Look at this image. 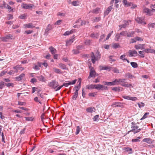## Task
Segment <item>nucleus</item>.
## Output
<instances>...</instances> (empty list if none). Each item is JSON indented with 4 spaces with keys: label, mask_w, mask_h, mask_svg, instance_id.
I'll use <instances>...</instances> for the list:
<instances>
[{
    "label": "nucleus",
    "mask_w": 155,
    "mask_h": 155,
    "mask_svg": "<svg viewBox=\"0 0 155 155\" xmlns=\"http://www.w3.org/2000/svg\"><path fill=\"white\" fill-rule=\"evenodd\" d=\"M122 97L127 100H132L133 101H136L137 100V97H131L127 95H123L122 96Z\"/></svg>",
    "instance_id": "obj_5"
},
{
    "label": "nucleus",
    "mask_w": 155,
    "mask_h": 155,
    "mask_svg": "<svg viewBox=\"0 0 155 155\" xmlns=\"http://www.w3.org/2000/svg\"><path fill=\"white\" fill-rule=\"evenodd\" d=\"M96 95L97 93L96 92L90 93L88 94L89 96L92 97H94Z\"/></svg>",
    "instance_id": "obj_55"
},
{
    "label": "nucleus",
    "mask_w": 155,
    "mask_h": 155,
    "mask_svg": "<svg viewBox=\"0 0 155 155\" xmlns=\"http://www.w3.org/2000/svg\"><path fill=\"white\" fill-rule=\"evenodd\" d=\"M127 33V31H122L120 33V35H122L124 36H126Z\"/></svg>",
    "instance_id": "obj_56"
},
{
    "label": "nucleus",
    "mask_w": 155,
    "mask_h": 155,
    "mask_svg": "<svg viewBox=\"0 0 155 155\" xmlns=\"http://www.w3.org/2000/svg\"><path fill=\"white\" fill-rule=\"evenodd\" d=\"M136 21L139 24L143 25L146 24V23L144 21V19L141 17H137L135 19Z\"/></svg>",
    "instance_id": "obj_4"
},
{
    "label": "nucleus",
    "mask_w": 155,
    "mask_h": 155,
    "mask_svg": "<svg viewBox=\"0 0 155 155\" xmlns=\"http://www.w3.org/2000/svg\"><path fill=\"white\" fill-rule=\"evenodd\" d=\"M97 55V56H95L94 53H92V54L91 55V61L92 63L93 64H94L95 63L96 61L98 60V59L100 58V56L99 53H98Z\"/></svg>",
    "instance_id": "obj_3"
},
{
    "label": "nucleus",
    "mask_w": 155,
    "mask_h": 155,
    "mask_svg": "<svg viewBox=\"0 0 155 155\" xmlns=\"http://www.w3.org/2000/svg\"><path fill=\"white\" fill-rule=\"evenodd\" d=\"M6 37V38L7 39L10 40V39H13L12 37V35L11 34H8L6 35L5 36Z\"/></svg>",
    "instance_id": "obj_40"
},
{
    "label": "nucleus",
    "mask_w": 155,
    "mask_h": 155,
    "mask_svg": "<svg viewBox=\"0 0 155 155\" xmlns=\"http://www.w3.org/2000/svg\"><path fill=\"white\" fill-rule=\"evenodd\" d=\"M81 82H80L78 84L77 86L76 87H75V88H76V90H79V89H80L81 87Z\"/></svg>",
    "instance_id": "obj_63"
},
{
    "label": "nucleus",
    "mask_w": 155,
    "mask_h": 155,
    "mask_svg": "<svg viewBox=\"0 0 155 155\" xmlns=\"http://www.w3.org/2000/svg\"><path fill=\"white\" fill-rule=\"evenodd\" d=\"M85 44L87 45H89L91 43V40H86L85 41Z\"/></svg>",
    "instance_id": "obj_53"
},
{
    "label": "nucleus",
    "mask_w": 155,
    "mask_h": 155,
    "mask_svg": "<svg viewBox=\"0 0 155 155\" xmlns=\"http://www.w3.org/2000/svg\"><path fill=\"white\" fill-rule=\"evenodd\" d=\"M113 5L109 6L104 11V16L107 15L111 11V10L113 9Z\"/></svg>",
    "instance_id": "obj_7"
},
{
    "label": "nucleus",
    "mask_w": 155,
    "mask_h": 155,
    "mask_svg": "<svg viewBox=\"0 0 155 155\" xmlns=\"http://www.w3.org/2000/svg\"><path fill=\"white\" fill-rule=\"evenodd\" d=\"M99 115H96L94 116L93 118L94 121H96L99 120Z\"/></svg>",
    "instance_id": "obj_30"
},
{
    "label": "nucleus",
    "mask_w": 155,
    "mask_h": 155,
    "mask_svg": "<svg viewBox=\"0 0 155 155\" xmlns=\"http://www.w3.org/2000/svg\"><path fill=\"white\" fill-rule=\"evenodd\" d=\"M149 112L146 113L144 114V115H143V116L140 119V120H142L145 119V118H146L147 117V115H149Z\"/></svg>",
    "instance_id": "obj_48"
},
{
    "label": "nucleus",
    "mask_w": 155,
    "mask_h": 155,
    "mask_svg": "<svg viewBox=\"0 0 155 155\" xmlns=\"http://www.w3.org/2000/svg\"><path fill=\"white\" fill-rule=\"evenodd\" d=\"M100 10V8H96L94 9L92 11V12L93 13L97 14L99 13V11Z\"/></svg>",
    "instance_id": "obj_24"
},
{
    "label": "nucleus",
    "mask_w": 155,
    "mask_h": 155,
    "mask_svg": "<svg viewBox=\"0 0 155 155\" xmlns=\"http://www.w3.org/2000/svg\"><path fill=\"white\" fill-rule=\"evenodd\" d=\"M104 84L105 85L107 86H113L112 82H104Z\"/></svg>",
    "instance_id": "obj_50"
},
{
    "label": "nucleus",
    "mask_w": 155,
    "mask_h": 155,
    "mask_svg": "<svg viewBox=\"0 0 155 155\" xmlns=\"http://www.w3.org/2000/svg\"><path fill=\"white\" fill-rule=\"evenodd\" d=\"M21 67V66L19 65H17L16 66H15L13 67L14 69L15 70L16 73L18 72V70Z\"/></svg>",
    "instance_id": "obj_42"
},
{
    "label": "nucleus",
    "mask_w": 155,
    "mask_h": 155,
    "mask_svg": "<svg viewBox=\"0 0 155 155\" xmlns=\"http://www.w3.org/2000/svg\"><path fill=\"white\" fill-rule=\"evenodd\" d=\"M130 64L134 68H136L138 67V64L136 62H131Z\"/></svg>",
    "instance_id": "obj_29"
},
{
    "label": "nucleus",
    "mask_w": 155,
    "mask_h": 155,
    "mask_svg": "<svg viewBox=\"0 0 155 155\" xmlns=\"http://www.w3.org/2000/svg\"><path fill=\"white\" fill-rule=\"evenodd\" d=\"M26 16L25 14H23L19 16V18L21 19H24Z\"/></svg>",
    "instance_id": "obj_64"
},
{
    "label": "nucleus",
    "mask_w": 155,
    "mask_h": 155,
    "mask_svg": "<svg viewBox=\"0 0 155 155\" xmlns=\"http://www.w3.org/2000/svg\"><path fill=\"white\" fill-rule=\"evenodd\" d=\"M153 51L154 50L153 49H146L144 50V51L147 53L149 52L152 53Z\"/></svg>",
    "instance_id": "obj_45"
},
{
    "label": "nucleus",
    "mask_w": 155,
    "mask_h": 155,
    "mask_svg": "<svg viewBox=\"0 0 155 155\" xmlns=\"http://www.w3.org/2000/svg\"><path fill=\"white\" fill-rule=\"evenodd\" d=\"M79 3V2L78 0L73 1L71 3L72 5L74 6L78 5Z\"/></svg>",
    "instance_id": "obj_32"
},
{
    "label": "nucleus",
    "mask_w": 155,
    "mask_h": 155,
    "mask_svg": "<svg viewBox=\"0 0 155 155\" xmlns=\"http://www.w3.org/2000/svg\"><path fill=\"white\" fill-rule=\"evenodd\" d=\"M128 25V22L127 21H126L124 24L120 25L119 27H120V29H121V28H125Z\"/></svg>",
    "instance_id": "obj_26"
},
{
    "label": "nucleus",
    "mask_w": 155,
    "mask_h": 155,
    "mask_svg": "<svg viewBox=\"0 0 155 155\" xmlns=\"http://www.w3.org/2000/svg\"><path fill=\"white\" fill-rule=\"evenodd\" d=\"M135 32L134 31H131L127 32V37H132L133 36V35L134 34Z\"/></svg>",
    "instance_id": "obj_22"
},
{
    "label": "nucleus",
    "mask_w": 155,
    "mask_h": 155,
    "mask_svg": "<svg viewBox=\"0 0 155 155\" xmlns=\"http://www.w3.org/2000/svg\"><path fill=\"white\" fill-rule=\"evenodd\" d=\"M129 56L130 57H135L136 55H134V54H137V52L135 50L132 51L130 50L129 51Z\"/></svg>",
    "instance_id": "obj_12"
},
{
    "label": "nucleus",
    "mask_w": 155,
    "mask_h": 155,
    "mask_svg": "<svg viewBox=\"0 0 155 155\" xmlns=\"http://www.w3.org/2000/svg\"><path fill=\"white\" fill-rule=\"evenodd\" d=\"M49 49L51 53L52 54H54L56 52V50L52 46L49 47Z\"/></svg>",
    "instance_id": "obj_19"
},
{
    "label": "nucleus",
    "mask_w": 155,
    "mask_h": 155,
    "mask_svg": "<svg viewBox=\"0 0 155 155\" xmlns=\"http://www.w3.org/2000/svg\"><path fill=\"white\" fill-rule=\"evenodd\" d=\"M26 120L28 121H32L33 120V118L32 117H25Z\"/></svg>",
    "instance_id": "obj_47"
},
{
    "label": "nucleus",
    "mask_w": 155,
    "mask_h": 155,
    "mask_svg": "<svg viewBox=\"0 0 155 155\" xmlns=\"http://www.w3.org/2000/svg\"><path fill=\"white\" fill-rule=\"evenodd\" d=\"M86 87L88 89H93L95 88V84H91L87 85Z\"/></svg>",
    "instance_id": "obj_27"
},
{
    "label": "nucleus",
    "mask_w": 155,
    "mask_h": 155,
    "mask_svg": "<svg viewBox=\"0 0 155 155\" xmlns=\"http://www.w3.org/2000/svg\"><path fill=\"white\" fill-rule=\"evenodd\" d=\"M121 103L120 102H116L114 104V105H115V107H121Z\"/></svg>",
    "instance_id": "obj_46"
},
{
    "label": "nucleus",
    "mask_w": 155,
    "mask_h": 155,
    "mask_svg": "<svg viewBox=\"0 0 155 155\" xmlns=\"http://www.w3.org/2000/svg\"><path fill=\"white\" fill-rule=\"evenodd\" d=\"M81 130V128L79 126L76 127V131L75 132V134L77 135L79 133Z\"/></svg>",
    "instance_id": "obj_33"
},
{
    "label": "nucleus",
    "mask_w": 155,
    "mask_h": 155,
    "mask_svg": "<svg viewBox=\"0 0 155 155\" xmlns=\"http://www.w3.org/2000/svg\"><path fill=\"white\" fill-rule=\"evenodd\" d=\"M100 70H109V71H110L111 70V67H110L109 66H100Z\"/></svg>",
    "instance_id": "obj_14"
},
{
    "label": "nucleus",
    "mask_w": 155,
    "mask_h": 155,
    "mask_svg": "<svg viewBox=\"0 0 155 155\" xmlns=\"http://www.w3.org/2000/svg\"><path fill=\"white\" fill-rule=\"evenodd\" d=\"M25 28H33L35 27V26L32 25L31 23H29L28 24H25L24 25Z\"/></svg>",
    "instance_id": "obj_20"
},
{
    "label": "nucleus",
    "mask_w": 155,
    "mask_h": 155,
    "mask_svg": "<svg viewBox=\"0 0 155 155\" xmlns=\"http://www.w3.org/2000/svg\"><path fill=\"white\" fill-rule=\"evenodd\" d=\"M53 27L52 25L50 24L48 25L45 30V33L46 34H48L49 33V31Z\"/></svg>",
    "instance_id": "obj_16"
},
{
    "label": "nucleus",
    "mask_w": 155,
    "mask_h": 155,
    "mask_svg": "<svg viewBox=\"0 0 155 155\" xmlns=\"http://www.w3.org/2000/svg\"><path fill=\"white\" fill-rule=\"evenodd\" d=\"M95 89L100 90L101 89L102 90L103 87V85H101L100 84H95Z\"/></svg>",
    "instance_id": "obj_25"
},
{
    "label": "nucleus",
    "mask_w": 155,
    "mask_h": 155,
    "mask_svg": "<svg viewBox=\"0 0 155 155\" xmlns=\"http://www.w3.org/2000/svg\"><path fill=\"white\" fill-rule=\"evenodd\" d=\"M6 8L8 10L9 12H12L13 11V9H12V7L9 5L8 6H7V8Z\"/></svg>",
    "instance_id": "obj_61"
},
{
    "label": "nucleus",
    "mask_w": 155,
    "mask_h": 155,
    "mask_svg": "<svg viewBox=\"0 0 155 155\" xmlns=\"http://www.w3.org/2000/svg\"><path fill=\"white\" fill-rule=\"evenodd\" d=\"M126 55L124 54L121 55L120 57V59L123 61H125L126 58H125Z\"/></svg>",
    "instance_id": "obj_49"
},
{
    "label": "nucleus",
    "mask_w": 155,
    "mask_h": 155,
    "mask_svg": "<svg viewBox=\"0 0 155 155\" xmlns=\"http://www.w3.org/2000/svg\"><path fill=\"white\" fill-rule=\"evenodd\" d=\"M138 104L139 107L140 108L141 107H143L144 106L145 104L144 103L141 102L140 103H138Z\"/></svg>",
    "instance_id": "obj_60"
},
{
    "label": "nucleus",
    "mask_w": 155,
    "mask_h": 155,
    "mask_svg": "<svg viewBox=\"0 0 155 155\" xmlns=\"http://www.w3.org/2000/svg\"><path fill=\"white\" fill-rule=\"evenodd\" d=\"M96 110V109L94 107H89L86 109V111L89 113H92L93 112H94Z\"/></svg>",
    "instance_id": "obj_10"
},
{
    "label": "nucleus",
    "mask_w": 155,
    "mask_h": 155,
    "mask_svg": "<svg viewBox=\"0 0 155 155\" xmlns=\"http://www.w3.org/2000/svg\"><path fill=\"white\" fill-rule=\"evenodd\" d=\"M59 67L63 70H67L68 68L66 67V65L62 63H60L59 64Z\"/></svg>",
    "instance_id": "obj_17"
},
{
    "label": "nucleus",
    "mask_w": 155,
    "mask_h": 155,
    "mask_svg": "<svg viewBox=\"0 0 155 155\" xmlns=\"http://www.w3.org/2000/svg\"><path fill=\"white\" fill-rule=\"evenodd\" d=\"M96 72L93 68H91L90 72L89 75L88 77V79H89L91 77H94L95 76Z\"/></svg>",
    "instance_id": "obj_6"
},
{
    "label": "nucleus",
    "mask_w": 155,
    "mask_h": 155,
    "mask_svg": "<svg viewBox=\"0 0 155 155\" xmlns=\"http://www.w3.org/2000/svg\"><path fill=\"white\" fill-rule=\"evenodd\" d=\"M25 74L24 73L21 74L19 76L15 78L16 79L17 81H20L22 79L25 77Z\"/></svg>",
    "instance_id": "obj_13"
},
{
    "label": "nucleus",
    "mask_w": 155,
    "mask_h": 155,
    "mask_svg": "<svg viewBox=\"0 0 155 155\" xmlns=\"http://www.w3.org/2000/svg\"><path fill=\"white\" fill-rule=\"evenodd\" d=\"M36 78L39 81L45 82L46 81L45 78L42 75L37 76H36Z\"/></svg>",
    "instance_id": "obj_11"
},
{
    "label": "nucleus",
    "mask_w": 155,
    "mask_h": 155,
    "mask_svg": "<svg viewBox=\"0 0 155 155\" xmlns=\"http://www.w3.org/2000/svg\"><path fill=\"white\" fill-rule=\"evenodd\" d=\"M154 141V140H152L151 139L149 138H145L143 140V142H146L149 144L153 143Z\"/></svg>",
    "instance_id": "obj_8"
},
{
    "label": "nucleus",
    "mask_w": 155,
    "mask_h": 155,
    "mask_svg": "<svg viewBox=\"0 0 155 155\" xmlns=\"http://www.w3.org/2000/svg\"><path fill=\"white\" fill-rule=\"evenodd\" d=\"M105 37V35L104 34H103L102 35H101V36L100 38V39L99 40V42H101L103 40V39Z\"/></svg>",
    "instance_id": "obj_58"
},
{
    "label": "nucleus",
    "mask_w": 155,
    "mask_h": 155,
    "mask_svg": "<svg viewBox=\"0 0 155 155\" xmlns=\"http://www.w3.org/2000/svg\"><path fill=\"white\" fill-rule=\"evenodd\" d=\"M5 86V83L3 81L0 82V89H2Z\"/></svg>",
    "instance_id": "obj_41"
},
{
    "label": "nucleus",
    "mask_w": 155,
    "mask_h": 155,
    "mask_svg": "<svg viewBox=\"0 0 155 155\" xmlns=\"http://www.w3.org/2000/svg\"><path fill=\"white\" fill-rule=\"evenodd\" d=\"M74 41V40L73 39H69V40L66 41V45L67 46H70L73 42Z\"/></svg>",
    "instance_id": "obj_18"
},
{
    "label": "nucleus",
    "mask_w": 155,
    "mask_h": 155,
    "mask_svg": "<svg viewBox=\"0 0 155 155\" xmlns=\"http://www.w3.org/2000/svg\"><path fill=\"white\" fill-rule=\"evenodd\" d=\"M120 33L117 34L115 36V40L117 41H119L120 38Z\"/></svg>",
    "instance_id": "obj_44"
},
{
    "label": "nucleus",
    "mask_w": 155,
    "mask_h": 155,
    "mask_svg": "<svg viewBox=\"0 0 155 155\" xmlns=\"http://www.w3.org/2000/svg\"><path fill=\"white\" fill-rule=\"evenodd\" d=\"M141 55V57L142 58H143L144 57V52L143 51H140L138 52Z\"/></svg>",
    "instance_id": "obj_62"
},
{
    "label": "nucleus",
    "mask_w": 155,
    "mask_h": 155,
    "mask_svg": "<svg viewBox=\"0 0 155 155\" xmlns=\"http://www.w3.org/2000/svg\"><path fill=\"white\" fill-rule=\"evenodd\" d=\"M75 31L74 29L71 30L70 31H67L65 32L64 35L65 36L68 35L73 33Z\"/></svg>",
    "instance_id": "obj_21"
},
{
    "label": "nucleus",
    "mask_w": 155,
    "mask_h": 155,
    "mask_svg": "<svg viewBox=\"0 0 155 155\" xmlns=\"http://www.w3.org/2000/svg\"><path fill=\"white\" fill-rule=\"evenodd\" d=\"M48 85L52 89H55L59 86V84L58 81L52 80L48 83Z\"/></svg>",
    "instance_id": "obj_1"
},
{
    "label": "nucleus",
    "mask_w": 155,
    "mask_h": 155,
    "mask_svg": "<svg viewBox=\"0 0 155 155\" xmlns=\"http://www.w3.org/2000/svg\"><path fill=\"white\" fill-rule=\"evenodd\" d=\"M5 85L8 87H9L11 86L13 87L14 86V84L12 83H5Z\"/></svg>",
    "instance_id": "obj_43"
},
{
    "label": "nucleus",
    "mask_w": 155,
    "mask_h": 155,
    "mask_svg": "<svg viewBox=\"0 0 155 155\" xmlns=\"http://www.w3.org/2000/svg\"><path fill=\"white\" fill-rule=\"evenodd\" d=\"M143 12L147 13V14L149 16H151L152 15L151 14L150 11L147 8H145L144 9Z\"/></svg>",
    "instance_id": "obj_15"
},
{
    "label": "nucleus",
    "mask_w": 155,
    "mask_h": 155,
    "mask_svg": "<svg viewBox=\"0 0 155 155\" xmlns=\"http://www.w3.org/2000/svg\"><path fill=\"white\" fill-rule=\"evenodd\" d=\"M118 80L119 84H121L122 85V83H126L125 79H118Z\"/></svg>",
    "instance_id": "obj_38"
},
{
    "label": "nucleus",
    "mask_w": 155,
    "mask_h": 155,
    "mask_svg": "<svg viewBox=\"0 0 155 155\" xmlns=\"http://www.w3.org/2000/svg\"><path fill=\"white\" fill-rule=\"evenodd\" d=\"M67 82V83H64L63 84V86H65V87H67L69 85H71L70 81H68Z\"/></svg>",
    "instance_id": "obj_57"
},
{
    "label": "nucleus",
    "mask_w": 155,
    "mask_h": 155,
    "mask_svg": "<svg viewBox=\"0 0 155 155\" xmlns=\"http://www.w3.org/2000/svg\"><path fill=\"white\" fill-rule=\"evenodd\" d=\"M142 45H143V44H139L138 45H135L134 47L136 49L138 50L141 49Z\"/></svg>",
    "instance_id": "obj_39"
},
{
    "label": "nucleus",
    "mask_w": 155,
    "mask_h": 155,
    "mask_svg": "<svg viewBox=\"0 0 155 155\" xmlns=\"http://www.w3.org/2000/svg\"><path fill=\"white\" fill-rule=\"evenodd\" d=\"M126 151L129 152V153H132V149L129 147H127L126 148Z\"/></svg>",
    "instance_id": "obj_59"
},
{
    "label": "nucleus",
    "mask_w": 155,
    "mask_h": 155,
    "mask_svg": "<svg viewBox=\"0 0 155 155\" xmlns=\"http://www.w3.org/2000/svg\"><path fill=\"white\" fill-rule=\"evenodd\" d=\"M22 7L25 9H27L30 8H32L34 5L31 4H27L23 3L21 5Z\"/></svg>",
    "instance_id": "obj_9"
},
{
    "label": "nucleus",
    "mask_w": 155,
    "mask_h": 155,
    "mask_svg": "<svg viewBox=\"0 0 155 155\" xmlns=\"http://www.w3.org/2000/svg\"><path fill=\"white\" fill-rule=\"evenodd\" d=\"M120 47V46L118 43H114L113 45V47L115 49L118 48Z\"/></svg>",
    "instance_id": "obj_37"
},
{
    "label": "nucleus",
    "mask_w": 155,
    "mask_h": 155,
    "mask_svg": "<svg viewBox=\"0 0 155 155\" xmlns=\"http://www.w3.org/2000/svg\"><path fill=\"white\" fill-rule=\"evenodd\" d=\"M126 77H127L128 78L132 79L134 77V76L132 75H131L129 73H127L126 74Z\"/></svg>",
    "instance_id": "obj_34"
},
{
    "label": "nucleus",
    "mask_w": 155,
    "mask_h": 155,
    "mask_svg": "<svg viewBox=\"0 0 155 155\" xmlns=\"http://www.w3.org/2000/svg\"><path fill=\"white\" fill-rule=\"evenodd\" d=\"M113 86L117 85L119 84L118 79H115L114 81H112Z\"/></svg>",
    "instance_id": "obj_31"
},
{
    "label": "nucleus",
    "mask_w": 155,
    "mask_h": 155,
    "mask_svg": "<svg viewBox=\"0 0 155 155\" xmlns=\"http://www.w3.org/2000/svg\"><path fill=\"white\" fill-rule=\"evenodd\" d=\"M113 33V31H112L110 33L107 35L106 38L104 40L103 42L105 41L106 40H108L110 37L111 36V35Z\"/></svg>",
    "instance_id": "obj_36"
},
{
    "label": "nucleus",
    "mask_w": 155,
    "mask_h": 155,
    "mask_svg": "<svg viewBox=\"0 0 155 155\" xmlns=\"http://www.w3.org/2000/svg\"><path fill=\"white\" fill-rule=\"evenodd\" d=\"M155 25V23H150L148 25V27L149 28H153Z\"/></svg>",
    "instance_id": "obj_52"
},
{
    "label": "nucleus",
    "mask_w": 155,
    "mask_h": 155,
    "mask_svg": "<svg viewBox=\"0 0 155 155\" xmlns=\"http://www.w3.org/2000/svg\"><path fill=\"white\" fill-rule=\"evenodd\" d=\"M101 20V18L98 17H95L94 19V22H97L100 21Z\"/></svg>",
    "instance_id": "obj_51"
},
{
    "label": "nucleus",
    "mask_w": 155,
    "mask_h": 155,
    "mask_svg": "<svg viewBox=\"0 0 155 155\" xmlns=\"http://www.w3.org/2000/svg\"><path fill=\"white\" fill-rule=\"evenodd\" d=\"M112 90L113 91H114L116 92H119L120 91V87H113L112 88Z\"/></svg>",
    "instance_id": "obj_35"
},
{
    "label": "nucleus",
    "mask_w": 155,
    "mask_h": 155,
    "mask_svg": "<svg viewBox=\"0 0 155 155\" xmlns=\"http://www.w3.org/2000/svg\"><path fill=\"white\" fill-rule=\"evenodd\" d=\"M90 36L92 38H97L99 36V35L98 33L94 34V33H92L90 35Z\"/></svg>",
    "instance_id": "obj_28"
},
{
    "label": "nucleus",
    "mask_w": 155,
    "mask_h": 155,
    "mask_svg": "<svg viewBox=\"0 0 155 155\" xmlns=\"http://www.w3.org/2000/svg\"><path fill=\"white\" fill-rule=\"evenodd\" d=\"M139 127L137 126H132L131 127V130L128 131V133H129L130 132H132L136 134L140 132L141 129L140 128L138 129Z\"/></svg>",
    "instance_id": "obj_2"
},
{
    "label": "nucleus",
    "mask_w": 155,
    "mask_h": 155,
    "mask_svg": "<svg viewBox=\"0 0 155 155\" xmlns=\"http://www.w3.org/2000/svg\"><path fill=\"white\" fill-rule=\"evenodd\" d=\"M72 51L73 54H78L80 53L79 51L77 49H73Z\"/></svg>",
    "instance_id": "obj_54"
},
{
    "label": "nucleus",
    "mask_w": 155,
    "mask_h": 155,
    "mask_svg": "<svg viewBox=\"0 0 155 155\" xmlns=\"http://www.w3.org/2000/svg\"><path fill=\"white\" fill-rule=\"evenodd\" d=\"M53 71L56 73L61 74L62 73V72L60 69L56 68H53Z\"/></svg>",
    "instance_id": "obj_23"
}]
</instances>
